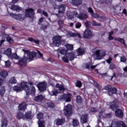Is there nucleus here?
I'll return each instance as SVG.
<instances>
[{"instance_id": "obj_1", "label": "nucleus", "mask_w": 127, "mask_h": 127, "mask_svg": "<svg viewBox=\"0 0 127 127\" xmlns=\"http://www.w3.org/2000/svg\"><path fill=\"white\" fill-rule=\"evenodd\" d=\"M23 51H24L25 53V57L20 59L18 63H15V62H14V63L18 64V65H20L21 66H26L27 59L32 61V60H33V58H35V57H36V55H37L38 58H43V54L40 53V52H39L38 50H37V53L34 52H30L29 51H24V50H23Z\"/></svg>"}, {"instance_id": "obj_2", "label": "nucleus", "mask_w": 127, "mask_h": 127, "mask_svg": "<svg viewBox=\"0 0 127 127\" xmlns=\"http://www.w3.org/2000/svg\"><path fill=\"white\" fill-rule=\"evenodd\" d=\"M21 87L14 86L13 87L14 91L18 93L21 91H25L26 94V98L29 97V95L35 96V87L33 86V84L31 82H22L21 83Z\"/></svg>"}, {"instance_id": "obj_3", "label": "nucleus", "mask_w": 127, "mask_h": 127, "mask_svg": "<svg viewBox=\"0 0 127 127\" xmlns=\"http://www.w3.org/2000/svg\"><path fill=\"white\" fill-rule=\"evenodd\" d=\"M10 16L15 18L17 20H19L20 21H22L24 20V18H25V16L27 17H33L34 15V11H33V9L28 8L26 9V13L24 14H15L12 13H10Z\"/></svg>"}, {"instance_id": "obj_4", "label": "nucleus", "mask_w": 127, "mask_h": 127, "mask_svg": "<svg viewBox=\"0 0 127 127\" xmlns=\"http://www.w3.org/2000/svg\"><path fill=\"white\" fill-rule=\"evenodd\" d=\"M66 15L68 17L69 19H72L74 16L77 17V18H79L80 20H84V19H87V18H88V14L82 13L78 15V12H76V11H73L72 12L68 11L66 12Z\"/></svg>"}, {"instance_id": "obj_5", "label": "nucleus", "mask_w": 127, "mask_h": 127, "mask_svg": "<svg viewBox=\"0 0 127 127\" xmlns=\"http://www.w3.org/2000/svg\"><path fill=\"white\" fill-rule=\"evenodd\" d=\"M65 91V88H64V86L60 83H57L56 86V88L50 92V95L51 96H56L57 94H59V93H61V92H64Z\"/></svg>"}, {"instance_id": "obj_6", "label": "nucleus", "mask_w": 127, "mask_h": 127, "mask_svg": "<svg viewBox=\"0 0 127 127\" xmlns=\"http://www.w3.org/2000/svg\"><path fill=\"white\" fill-rule=\"evenodd\" d=\"M17 118L19 120L22 119L24 121H26V120H32V118H33V116L31 114V111L27 112L25 116L23 115L22 113L19 112L17 115Z\"/></svg>"}, {"instance_id": "obj_7", "label": "nucleus", "mask_w": 127, "mask_h": 127, "mask_svg": "<svg viewBox=\"0 0 127 127\" xmlns=\"http://www.w3.org/2000/svg\"><path fill=\"white\" fill-rule=\"evenodd\" d=\"M5 54L8 56V58H10L12 61H14L15 60H18L19 59V57L17 56L16 54H13L12 55L11 49L9 48L5 51Z\"/></svg>"}, {"instance_id": "obj_8", "label": "nucleus", "mask_w": 127, "mask_h": 127, "mask_svg": "<svg viewBox=\"0 0 127 127\" xmlns=\"http://www.w3.org/2000/svg\"><path fill=\"white\" fill-rule=\"evenodd\" d=\"M93 54L96 56L97 59L98 60H101L103 59V58H104V57L107 55L106 51L103 50H97L94 52Z\"/></svg>"}, {"instance_id": "obj_9", "label": "nucleus", "mask_w": 127, "mask_h": 127, "mask_svg": "<svg viewBox=\"0 0 127 127\" xmlns=\"http://www.w3.org/2000/svg\"><path fill=\"white\" fill-rule=\"evenodd\" d=\"M0 36L1 37H2V40L0 41V47H1V45H2V43H3V42H5V38L7 42H9L10 44H12V43H13V40L12 38H11V37H9V36L3 33Z\"/></svg>"}, {"instance_id": "obj_10", "label": "nucleus", "mask_w": 127, "mask_h": 127, "mask_svg": "<svg viewBox=\"0 0 127 127\" xmlns=\"http://www.w3.org/2000/svg\"><path fill=\"white\" fill-rule=\"evenodd\" d=\"M75 57V55L73 53H70L69 54H66L65 56L62 58L63 61L65 62V63H68L69 60L70 61H73Z\"/></svg>"}, {"instance_id": "obj_11", "label": "nucleus", "mask_w": 127, "mask_h": 127, "mask_svg": "<svg viewBox=\"0 0 127 127\" xmlns=\"http://www.w3.org/2000/svg\"><path fill=\"white\" fill-rule=\"evenodd\" d=\"M59 99L61 101H65V103L71 102V94L67 93L60 95Z\"/></svg>"}, {"instance_id": "obj_12", "label": "nucleus", "mask_w": 127, "mask_h": 127, "mask_svg": "<svg viewBox=\"0 0 127 127\" xmlns=\"http://www.w3.org/2000/svg\"><path fill=\"white\" fill-rule=\"evenodd\" d=\"M61 39H62V37L60 36H56L54 37V41L53 42V45L54 46H57L59 47L61 45Z\"/></svg>"}, {"instance_id": "obj_13", "label": "nucleus", "mask_w": 127, "mask_h": 127, "mask_svg": "<svg viewBox=\"0 0 127 127\" xmlns=\"http://www.w3.org/2000/svg\"><path fill=\"white\" fill-rule=\"evenodd\" d=\"M64 111L65 116L69 117L72 113V106L70 104H68L67 106H64Z\"/></svg>"}, {"instance_id": "obj_14", "label": "nucleus", "mask_w": 127, "mask_h": 127, "mask_svg": "<svg viewBox=\"0 0 127 127\" xmlns=\"http://www.w3.org/2000/svg\"><path fill=\"white\" fill-rule=\"evenodd\" d=\"M118 103H119V101L117 100H115L110 103L107 102V105H110V109H111V110H112L113 111H116L117 109H119V105H117Z\"/></svg>"}, {"instance_id": "obj_15", "label": "nucleus", "mask_w": 127, "mask_h": 127, "mask_svg": "<svg viewBox=\"0 0 127 127\" xmlns=\"http://www.w3.org/2000/svg\"><path fill=\"white\" fill-rule=\"evenodd\" d=\"M111 117H112L111 114H105V112H104V111L101 112L99 115L97 116V118L98 119V122L101 123V119H103V118H111Z\"/></svg>"}, {"instance_id": "obj_16", "label": "nucleus", "mask_w": 127, "mask_h": 127, "mask_svg": "<svg viewBox=\"0 0 127 127\" xmlns=\"http://www.w3.org/2000/svg\"><path fill=\"white\" fill-rule=\"evenodd\" d=\"M65 4H61L58 6L59 13L56 14V15L58 16V18H59V17H61L60 15L61 14V13L63 14V13L65 11Z\"/></svg>"}, {"instance_id": "obj_17", "label": "nucleus", "mask_w": 127, "mask_h": 127, "mask_svg": "<svg viewBox=\"0 0 127 127\" xmlns=\"http://www.w3.org/2000/svg\"><path fill=\"white\" fill-rule=\"evenodd\" d=\"M46 86H47V84L45 82H41L38 84V88L39 91L43 92L46 90Z\"/></svg>"}, {"instance_id": "obj_18", "label": "nucleus", "mask_w": 127, "mask_h": 127, "mask_svg": "<svg viewBox=\"0 0 127 127\" xmlns=\"http://www.w3.org/2000/svg\"><path fill=\"white\" fill-rule=\"evenodd\" d=\"M7 7H9L10 9H12V10H15V11L18 12L20 11L22 9V8L19 6L15 5H12L11 4H8L7 5Z\"/></svg>"}, {"instance_id": "obj_19", "label": "nucleus", "mask_w": 127, "mask_h": 127, "mask_svg": "<svg viewBox=\"0 0 127 127\" xmlns=\"http://www.w3.org/2000/svg\"><path fill=\"white\" fill-rule=\"evenodd\" d=\"M66 37L68 38H70V37H78V38H82L81 35L78 33H75L72 32H69L66 34Z\"/></svg>"}, {"instance_id": "obj_20", "label": "nucleus", "mask_w": 127, "mask_h": 127, "mask_svg": "<svg viewBox=\"0 0 127 127\" xmlns=\"http://www.w3.org/2000/svg\"><path fill=\"white\" fill-rule=\"evenodd\" d=\"M92 35V32L89 29H86L84 33L83 37L84 38H89Z\"/></svg>"}, {"instance_id": "obj_21", "label": "nucleus", "mask_w": 127, "mask_h": 127, "mask_svg": "<svg viewBox=\"0 0 127 127\" xmlns=\"http://www.w3.org/2000/svg\"><path fill=\"white\" fill-rule=\"evenodd\" d=\"M26 103L25 102H23L22 103H21L18 107V110L19 111H25L27 107Z\"/></svg>"}, {"instance_id": "obj_22", "label": "nucleus", "mask_w": 127, "mask_h": 127, "mask_svg": "<svg viewBox=\"0 0 127 127\" xmlns=\"http://www.w3.org/2000/svg\"><path fill=\"white\" fill-rule=\"evenodd\" d=\"M115 114L116 117H118V118H123L124 117V112L120 109L116 110Z\"/></svg>"}, {"instance_id": "obj_23", "label": "nucleus", "mask_w": 127, "mask_h": 127, "mask_svg": "<svg viewBox=\"0 0 127 127\" xmlns=\"http://www.w3.org/2000/svg\"><path fill=\"white\" fill-rule=\"evenodd\" d=\"M88 114H86L85 115H82L81 117V123L82 124H85L88 122Z\"/></svg>"}, {"instance_id": "obj_24", "label": "nucleus", "mask_w": 127, "mask_h": 127, "mask_svg": "<svg viewBox=\"0 0 127 127\" xmlns=\"http://www.w3.org/2000/svg\"><path fill=\"white\" fill-rule=\"evenodd\" d=\"M55 123L57 126H62L63 124L65 123V119H57L55 121Z\"/></svg>"}, {"instance_id": "obj_25", "label": "nucleus", "mask_w": 127, "mask_h": 127, "mask_svg": "<svg viewBox=\"0 0 127 127\" xmlns=\"http://www.w3.org/2000/svg\"><path fill=\"white\" fill-rule=\"evenodd\" d=\"M71 3L73 5L78 6V5L82 4V0H72Z\"/></svg>"}, {"instance_id": "obj_26", "label": "nucleus", "mask_w": 127, "mask_h": 127, "mask_svg": "<svg viewBox=\"0 0 127 127\" xmlns=\"http://www.w3.org/2000/svg\"><path fill=\"white\" fill-rule=\"evenodd\" d=\"M77 53L79 56L85 54V50L83 48H79L77 50Z\"/></svg>"}, {"instance_id": "obj_27", "label": "nucleus", "mask_w": 127, "mask_h": 127, "mask_svg": "<svg viewBox=\"0 0 127 127\" xmlns=\"http://www.w3.org/2000/svg\"><path fill=\"white\" fill-rule=\"evenodd\" d=\"M58 51L62 55H65V54L66 55V54H68V53H67V50L64 48H60L58 50Z\"/></svg>"}, {"instance_id": "obj_28", "label": "nucleus", "mask_w": 127, "mask_h": 127, "mask_svg": "<svg viewBox=\"0 0 127 127\" xmlns=\"http://www.w3.org/2000/svg\"><path fill=\"white\" fill-rule=\"evenodd\" d=\"M86 69H95L96 67H97V65H92L91 63H88L84 64Z\"/></svg>"}, {"instance_id": "obj_29", "label": "nucleus", "mask_w": 127, "mask_h": 127, "mask_svg": "<svg viewBox=\"0 0 127 127\" xmlns=\"http://www.w3.org/2000/svg\"><path fill=\"white\" fill-rule=\"evenodd\" d=\"M113 94H117V88L113 87L111 88V91L109 92V96L110 97L113 96Z\"/></svg>"}, {"instance_id": "obj_30", "label": "nucleus", "mask_w": 127, "mask_h": 127, "mask_svg": "<svg viewBox=\"0 0 127 127\" xmlns=\"http://www.w3.org/2000/svg\"><path fill=\"white\" fill-rule=\"evenodd\" d=\"M37 12H38V13H41V14H43L45 16H46V17H48V13L45 11L39 9L37 10Z\"/></svg>"}, {"instance_id": "obj_31", "label": "nucleus", "mask_w": 127, "mask_h": 127, "mask_svg": "<svg viewBox=\"0 0 127 127\" xmlns=\"http://www.w3.org/2000/svg\"><path fill=\"white\" fill-rule=\"evenodd\" d=\"M115 40H116L117 41H119V42H120L122 44H123V45H125L126 47H127V45H126V42L125 41V40L124 39H122L121 38L115 39Z\"/></svg>"}, {"instance_id": "obj_32", "label": "nucleus", "mask_w": 127, "mask_h": 127, "mask_svg": "<svg viewBox=\"0 0 127 127\" xmlns=\"http://www.w3.org/2000/svg\"><path fill=\"white\" fill-rule=\"evenodd\" d=\"M44 97L42 95H38L37 97H35V101L36 102H41Z\"/></svg>"}, {"instance_id": "obj_33", "label": "nucleus", "mask_w": 127, "mask_h": 127, "mask_svg": "<svg viewBox=\"0 0 127 127\" xmlns=\"http://www.w3.org/2000/svg\"><path fill=\"white\" fill-rule=\"evenodd\" d=\"M1 123H2V125H1L2 127H6V126H7V121L6 120V119H5L3 118L2 119Z\"/></svg>"}, {"instance_id": "obj_34", "label": "nucleus", "mask_w": 127, "mask_h": 127, "mask_svg": "<svg viewBox=\"0 0 127 127\" xmlns=\"http://www.w3.org/2000/svg\"><path fill=\"white\" fill-rule=\"evenodd\" d=\"M0 75L1 77H2V78H5V77H7V75H8V74L5 71H2L0 72Z\"/></svg>"}, {"instance_id": "obj_35", "label": "nucleus", "mask_w": 127, "mask_h": 127, "mask_svg": "<svg viewBox=\"0 0 127 127\" xmlns=\"http://www.w3.org/2000/svg\"><path fill=\"white\" fill-rule=\"evenodd\" d=\"M28 40L29 41H31V42H34V43H36V44H37L38 45H39V41L35 40L33 38H29Z\"/></svg>"}, {"instance_id": "obj_36", "label": "nucleus", "mask_w": 127, "mask_h": 127, "mask_svg": "<svg viewBox=\"0 0 127 127\" xmlns=\"http://www.w3.org/2000/svg\"><path fill=\"white\" fill-rule=\"evenodd\" d=\"M65 47L68 50H73V45L69 44H66Z\"/></svg>"}, {"instance_id": "obj_37", "label": "nucleus", "mask_w": 127, "mask_h": 127, "mask_svg": "<svg viewBox=\"0 0 127 127\" xmlns=\"http://www.w3.org/2000/svg\"><path fill=\"white\" fill-rule=\"evenodd\" d=\"M38 125L39 126V127H45V126L44 125V122H43V121L39 120L38 122Z\"/></svg>"}, {"instance_id": "obj_38", "label": "nucleus", "mask_w": 127, "mask_h": 127, "mask_svg": "<svg viewBox=\"0 0 127 127\" xmlns=\"http://www.w3.org/2000/svg\"><path fill=\"white\" fill-rule=\"evenodd\" d=\"M9 83H10V84H16L17 81H16V79L14 78V77H12L9 80Z\"/></svg>"}, {"instance_id": "obj_39", "label": "nucleus", "mask_w": 127, "mask_h": 127, "mask_svg": "<svg viewBox=\"0 0 127 127\" xmlns=\"http://www.w3.org/2000/svg\"><path fill=\"white\" fill-rule=\"evenodd\" d=\"M73 126L74 127H77L79 126V121L77 120H73L72 121Z\"/></svg>"}, {"instance_id": "obj_40", "label": "nucleus", "mask_w": 127, "mask_h": 127, "mask_svg": "<svg viewBox=\"0 0 127 127\" xmlns=\"http://www.w3.org/2000/svg\"><path fill=\"white\" fill-rule=\"evenodd\" d=\"M76 87H78V88H81L82 87V82L80 81H77L75 83Z\"/></svg>"}, {"instance_id": "obj_41", "label": "nucleus", "mask_w": 127, "mask_h": 127, "mask_svg": "<svg viewBox=\"0 0 127 127\" xmlns=\"http://www.w3.org/2000/svg\"><path fill=\"white\" fill-rule=\"evenodd\" d=\"M47 106L48 108H54V107H55V105L53 103L48 102L47 103Z\"/></svg>"}, {"instance_id": "obj_42", "label": "nucleus", "mask_w": 127, "mask_h": 127, "mask_svg": "<svg viewBox=\"0 0 127 127\" xmlns=\"http://www.w3.org/2000/svg\"><path fill=\"white\" fill-rule=\"evenodd\" d=\"M115 68H116V66L115 64L112 63L110 64L109 66V69H110V70H113V69H115Z\"/></svg>"}, {"instance_id": "obj_43", "label": "nucleus", "mask_w": 127, "mask_h": 127, "mask_svg": "<svg viewBox=\"0 0 127 127\" xmlns=\"http://www.w3.org/2000/svg\"><path fill=\"white\" fill-rule=\"evenodd\" d=\"M5 92V88L4 87H2L0 90V95L3 96V94Z\"/></svg>"}, {"instance_id": "obj_44", "label": "nucleus", "mask_w": 127, "mask_h": 127, "mask_svg": "<svg viewBox=\"0 0 127 127\" xmlns=\"http://www.w3.org/2000/svg\"><path fill=\"white\" fill-rule=\"evenodd\" d=\"M88 111H90V114H92V113H96V112H97V109L95 108H91Z\"/></svg>"}, {"instance_id": "obj_45", "label": "nucleus", "mask_w": 127, "mask_h": 127, "mask_svg": "<svg viewBox=\"0 0 127 127\" xmlns=\"http://www.w3.org/2000/svg\"><path fill=\"white\" fill-rule=\"evenodd\" d=\"M123 70L124 71V77H127V66H125L123 68Z\"/></svg>"}, {"instance_id": "obj_46", "label": "nucleus", "mask_w": 127, "mask_h": 127, "mask_svg": "<svg viewBox=\"0 0 127 127\" xmlns=\"http://www.w3.org/2000/svg\"><path fill=\"white\" fill-rule=\"evenodd\" d=\"M120 61L123 63H126V62H127V58L124 56L120 57Z\"/></svg>"}, {"instance_id": "obj_47", "label": "nucleus", "mask_w": 127, "mask_h": 127, "mask_svg": "<svg viewBox=\"0 0 127 127\" xmlns=\"http://www.w3.org/2000/svg\"><path fill=\"white\" fill-rule=\"evenodd\" d=\"M112 86L111 85H107L105 87V90H107V91H108V95H109V92H111L112 91Z\"/></svg>"}, {"instance_id": "obj_48", "label": "nucleus", "mask_w": 127, "mask_h": 127, "mask_svg": "<svg viewBox=\"0 0 127 127\" xmlns=\"http://www.w3.org/2000/svg\"><path fill=\"white\" fill-rule=\"evenodd\" d=\"M76 102L77 103H82V98L80 96H77L76 97Z\"/></svg>"}, {"instance_id": "obj_49", "label": "nucleus", "mask_w": 127, "mask_h": 127, "mask_svg": "<svg viewBox=\"0 0 127 127\" xmlns=\"http://www.w3.org/2000/svg\"><path fill=\"white\" fill-rule=\"evenodd\" d=\"M5 64L6 68H9V67L10 66V62L9 61L5 62Z\"/></svg>"}, {"instance_id": "obj_50", "label": "nucleus", "mask_w": 127, "mask_h": 127, "mask_svg": "<svg viewBox=\"0 0 127 127\" xmlns=\"http://www.w3.org/2000/svg\"><path fill=\"white\" fill-rule=\"evenodd\" d=\"M37 118L38 120H41V119L43 118V114L42 113L37 114Z\"/></svg>"}, {"instance_id": "obj_51", "label": "nucleus", "mask_w": 127, "mask_h": 127, "mask_svg": "<svg viewBox=\"0 0 127 127\" xmlns=\"http://www.w3.org/2000/svg\"><path fill=\"white\" fill-rule=\"evenodd\" d=\"M92 25L93 26H100L101 23H97V22H96V21H92Z\"/></svg>"}, {"instance_id": "obj_52", "label": "nucleus", "mask_w": 127, "mask_h": 127, "mask_svg": "<svg viewBox=\"0 0 127 127\" xmlns=\"http://www.w3.org/2000/svg\"><path fill=\"white\" fill-rule=\"evenodd\" d=\"M112 60L113 59L111 57H109L107 60H106V61L108 64H111V63H112Z\"/></svg>"}, {"instance_id": "obj_53", "label": "nucleus", "mask_w": 127, "mask_h": 127, "mask_svg": "<svg viewBox=\"0 0 127 127\" xmlns=\"http://www.w3.org/2000/svg\"><path fill=\"white\" fill-rule=\"evenodd\" d=\"M81 26H82V24H81V23H79V22L76 23L75 25L76 28H80Z\"/></svg>"}, {"instance_id": "obj_54", "label": "nucleus", "mask_w": 127, "mask_h": 127, "mask_svg": "<svg viewBox=\"0 0 127 127\" xmlns=\"http://www.w3.org/2000/svg\"><path fill=\"white\" fill-rule=\"evenodd\" d=\"M85 26L86 27V29H89V26L90 25V22L89 21H86L85 22Z\"/></svg>"}, {"instance_id": "obj_55", "label": "nucleus", "mask_w": 127, "mask_h": 127, "mask_svg": "<svg viewBox=\"0 0 127 127\" xmlns=\"http://www.w3.org/2000/svg\"><path fill=\"white\" fill-rule=\"evenodd\" d=\"M93 83H94V84L95 85V86H96V87H97V88H98V89H100V88H101V86H100V85H99L98 82H97L96 81H93Z\"/></svg>"}, {"instance_id": "obj_56", "label": "nucleus", "mask_w": 127, "mask_h": 127, "mask_svg": "<svg viewBox=\"0 0 127 127\" xmlns=\"http://www.w3.org/2000/svg\"><path fill=\"white\" fill-rule=\"evenodd\" d=\"M91 15L92 16V17H94V18H97V17H99V14H97V13H92L91 14Z\"/></svg>"}, {"instance_id": "obj_57", "label": "nucleus", "mask_w": 127, "mask_h": 127, "mask_svg": "<svg viewBox=\"0 0 127 127\" xmlns=\"http://www.w3.org/2000/svg\"><path fill=\"white\" fill-rule=\"evenodd\" d=\"M63 23H64V21L63 20H59L58 21V24H59V25H62V24H63Z\"/></svg>"}, {"instance_id": "obj_58", "label": "nucleus", "mask_w": 127, "mask_h": 127, "mask_svg": "<svg viewBox=\"0 0 127 127\" xmlns=\"http://www.w3.org/2000/svg\"><path fill=\"white\" fill-rule=\"evenodd\" d=\"M88 11L92 14V13H94V11L93 10V9L91 7L88 8Z\"/></svg>"}, {"instance_id": "obj_59", "label": "nucleus", "mask_w": 127, "mask_h": 127, "mask_svg": "<svg viewBox=\"0 0 127 127\" xmlns=\"http://www.w3.org/2000/svg\"><path fill=\"white\" fill-rule=\"evenodd\" d=\"M43 20H44V17H41L39 20V21L40 23L43 22Z\"/></svg>"}, {"instance_id": "obj_60", "label": "nucleus", "mask_w": 127, "mask_h": 127, "mask_svg": "<svg viewBox=\"0 0 127 127\" xmlns=\"http://www.w3.org/2000/svg\"><path fill=\"white\" fill-rule=\"evenodd\" d=\"M47 61H49L50 62H51V63H53V62H54V59H50L48 60Z\"/></svg>"}, {"instance_id": "obj_61", "label": "nucleus", "mask_w": 127, "mask_h": 127, "mask_svg": "<svg viewBox=\"0 0 127 127\" xmlns=\"http://www.w3.org/2000/svg\"><path fill=\"white\" fill-rule=\"evenodd\" d=\"M123 13H124L125 15H127V10L126 9L123 10Z\"/></svg>"}, {"instance_id": "obj_62", "label": "nucleus", "mask_w": 127, "mask_h": 127, "mask_svg": "<svg viewBox=\"0 0 127 127\" xmlns=\"http://www.w3.org/2000/svg\"><path fill=\"white\" fill-rule=\"evenodd\" d=\"M108 39H109V40H113V39H114V38L113 37V36L109 35Z\"/></svg>"}, {"instance_id": "obj_63", "label": "nucleus", "mask_w": 127, "mask_h": 127, "mask_svg": "<svg viewBox=\"0 0 127 127\" xmlns=\"http://www.w3.org/2000/svg\"><path fill=\"white\" fill-rule=\"evenodd\" d=\"M3 82V80H2V79H0V86H1V85H2Z\"/></svg>"}, {"instance_id": "obj_64", "label": "nucleus", "mask_w": 127, "mask_h": 127, "mask_svg": "<svg viewBox=\"0 0 127 127\" xmlns=\"http://www.w3.org/2000/svg\"><path fill=\"white\" fill-rule=\"evenodd\" d=\"M18 1V0H12L13 3H16Z\"/></svg>"}]
</instances>
